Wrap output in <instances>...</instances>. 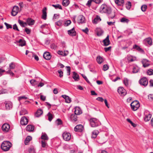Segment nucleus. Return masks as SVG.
<instances>
[{
	"mask_svg": "<svg viewBox=\"0 0 153 153\" xmlns=\"http://www.w3.org/2000/svg\"><path fill=\"white\" fill-rule=\"evenodd\" d=\"M100 12L102 13H106L109 19H113L115 16L114 11L112 10L111 8L105 4H103L101 6Z\"/></svg>",
	"mask_w": 153,
	"mask_h": 153,
	"instance_id": "obj_1",
	"label": "nucleus"
},
{
	"mask_svg": "<svg viewBox=\"0 0 153 153\" xmlns=\"http://www.w3.org/2000/svg\"><path fill=\"white\" fill-rule=\"evenodd\" d=\"M12 146V143L9 141H4L1 145V149L4 151L9 150Z\"/></svg>",
	"mask_w": 153,
	"mask_h": 153,
	"instance_id": "obj_2",
	"label": "nucleus"
},
{
	"mask_svg": "<svg viewBox=\"0 0 153 153\" xmlns=\"http://www.w3.org/2000/svg\"><path fill=\"white\" fill-rule=\"evenodd\" d=\"M130 105L132 110L134 111L137 110L140 106V104L137 100L133 101L131 103Z\"/></svg>",
	"mask_w": 153,
	"mask_h": 153,
	"instance_id": "obj_3",
	"label": "nucleus"
},
{
	"mask_svg": "<svg viewBox=\"0 0 153 153\" xmlns=\"http://www.w3.org/2000/svg\"><path fill=\"white\" fill-rule=\"evenodd\" d=\"M90 122L91 125L92 127H96L98 126V121L96 118H91Z\"/></svg>",
	"mask_w": 153,
	"mask_h": 153,
	"instance_id": "obj_4",
	"label": "nucleus"
},
{
	"mask_svg": "<svg viewBox=\"0 0 153 153\" xmlns=\"http://www.w3.org/2000/svg\"><path fill=\"white\" fill-rule=\"evenodd\" d=\"M139 82L141 85L145 86H146L148 84V81L146 77H144L140 79L139 80Z\"/></svg>",
	"mask_w": 153,
	"mask_h": 153,
	"instance_id": "obj_5",
	"label": "nucleus"
},
{
	"mask_svg": "<svg viewBox=\"0 0 153 153\" xmlns=\"http://www.w3.org/2000/svg\"><path fill=\"white\" fill-rule=\"evenodd\" d=\"M63 139L66 141H69L71 138V135L69 133L64 132L62 134Z\"/></svg>",
	"mask_w": 153,
	"mask_h": 153,
	"instance_id": "obj_6",
	"label": "nucleus"
},
{
	"mask_svg": "<svg viewBox=\"0 0 153 153\" xmlns=\"http://www.w3.org/2000/svg\"><path fill=\"white\" fill-rule=\"evenodd\" d=\"M1 128L3 131L8 132L10 128V125L7 123H4L2 125Z\"/></svg>",
	"mask_w": 153,
	"mask_h": 153,
	"instance_id": "obj_7",
	"label": "nucleus"
},
{
	"mask_svg": "<svg viewBox=\"0 0 153 153\" xmlns=\"http://www.w3.org/2000/svg\"><path fill=\"white\" fill-rule=\"evenodd\" d=\"M117 91L120 94L123 96L125 95L126 94V90L122 87L118 88Z\"/></svg>",
	"mask_w": 153,
	"mask_h": 153,
	"instance_id": "obj_8",
	"label": "nucleus"
},
{
	"mask_svg": "<svg viewBox=\"0 0 153 153\" xmlns=\"http://www.w3.org/2000/svg\"><path fill=\"white\" fill-rule=\"evenodd\" d=\"M19 7L18 6H15L13 8L12 12L11 15L13 16H16L18 13Z\"/></svg>",
	"mask_w": 153,
	"mask_h": 153,
	"instance_id": "obj_9",
	"label": "nucleus"
},
{
	"mask_svg": "<svg viewBox=\"0 0 153 153\" xmlns=\"http://www.w3.org/2000/svg\"><path fill=\"white\" fill-rule=\"evenodd\" d=\"M83 127L82 125H79L76 126L74 128V131H76L81 132L83 131Z\"/></svg>",
	"mask_w": 153,
	"mask_h": 153,
	"instance_id": "obj_10",
	"label": "nucleus"
},
{
	"mask_svg": "<svg viewBox=\"0 0 153 153\" xmlns=\"http://www.w3.org/2000/svg\"><path fill=\"white\" fill-rule=\"evenodd\" d=\"M28 123L27 119L25 116L22 117L21 119L20 123L22 125H26Z\"/></svg>",
	"mask_w": 153,
	"mask_h": 153,
	"instance_id": "obj_11",
	"label": "nucleus"
},
{
	"mask_svg": "<svg viewBox=\"0 0 153 153\" xmlns=\"http://www.w3.org/2000/svg\"><path fill=\"white\" fill-rule=\"evenodd\" d=\"M68 34L70 36H73L76 35V32L75 30L74 27H73L71 29L68 31Z\"/></svg>",
	"mask_w": 153,
	"mask_h": 153,
	"instance_id": "obj_12",
	"label": "nucleus"
},
{
	"mask_svg": "<svg viewBox=\"0 0 153 153\" xmlns=\"http://www.w3.org/2000/svg\"><path fill=\"white\" fill-rule=\"evenodd\" d=\"M102 42L104 44V45L105 46H108L110 44V41L109 40V35H108L106 38L103 40Z\"/></svg>",
	"mask_w": 153,
	"mask_h": 153,
	"instance_id": "obj_13",
	"label": "nucleus"
},
{
	"mask_svg": "<svg viewBox=\"0 0 153 153\" xmlns=\"http://www.w3.org/2000/svg\"><path fill=\"white\" fill-rule=\"evenodd\" d=\"M85 18L82 15H80L78 17V23H85Z\"/></svg>",
	"mask_w": 153,
	"mask_h": 153,
	"instance_id": "obj_14",
	"label": "nucleus"
},
{
	"mask_svg": "<svg viewBox=\"0 0 153 153\" xmlns=\"http://www.w3.org/2000/svg\"><path fill=\"white\" fill-rule=\"evenodd\" d=\"M43 56L44 58L47 60H50L51 57L50 53L48 52H45L44 53Z\"/></svg>",
	"mask_w": 153,
	"mask_h": 153,
	"instance_id": "obj_15",
	"label": "nucleus"
},
{
	"mask_svg": "<svg viewBox=\"0 0 153 153\" xmlns=\"http://www.w3.org/2000/svg\"><path fill=\"white\" fill-rule=\"evenodd\" d=\"M47 8L46 7H45L42 10V18L46 20L47 18V12H46Z\"/></svg>",
	"mask_w": 153,
	"mask_h": 153,
	"instance_id": "obj_16",
	"label": "nucleus"
},
{
	"mask_svg": "<svg viewBox=\"0 0 153 153\" xmlns=\"http://www.w3.org/2000/svg\"><path fill=\"white\" fill-rule=\"evenodd\" d=\"M77 116L74 114H71L70 117V119L71 121L73 122H75L77 120Z\"/></svg>",
	"mask_w": 153,
	"mask_h": 153,
	"instance_id": "obj_17",
	"label": "nucleus"
},
{
	"mask_svg": "<svg viewBox=\"0 0 153 153\" xmlns=\"http://www.w3.org/2000/svg\"><path fill=\"white\" fill-rule=\"evenodd\" d=\"M16 43H19L18 45L19 46H23L25 45V42L22 39H20L18 41H16L15 42Z\"/></svg>",
	"mask_w": 153,
	"mask_h": 153,
	"instance_id": "obj_18",
	"label": "nucleus"
},
{
	"mask_svg": "<svg viewBox=\"0 0 153 153\" xmlns=\"http://www.w3.org/2000/svg\"><path fill=\"white\" fill-rule=\"evenodd\" d=\"M74 114L77 115H79L82 113V111L81 109L78 107H76L75 108V111H74Z\"/></svg>",
	"mask_w": 153,
	"mask_h": 153,
	"instance_id": "obj_19",
	"label": "nucleus"
},
{
	"mask_svg": "<svg viewBox=\"0 0 153 153\" xmlns=\"http://www.w3.org/2000/svg\"><path fill=\"white\" fill-rule=\"evenodd\" d=\"M26 22L29 25H33L35 23V21L31 18H28L27 19Z\"/></svg>",
	"mask_w": 153,
	"mask_h": 153,
	"instance_id": "obj_20",
	"label": "nucleus"
},
{
	"mask_svg": "<svg viewBox=\"0 0 153 153\" xmlns=\"http://www.w3.org/2000/svg\"><path fill=\"white\" fill-rule=\"evenodd\" d=\"M96 60L97 63L99 64H101L104 61L103 58L100 56H97Z\"/></svg>",
	"mask_w": 153,
	"mask_h": 153,
	"instance_id": "obj_21",
	"label": "nucleus"
},
{
	"mask_svg": "<svg viewBox=\"0 0 153 153\" xmlns=\"http://www.w3.org/2000/svg\"><path fill=\"white\" fill-rule=\"evenodd\" d=\"M34 128V126L32 125H28L26 128V130L29 131H33Z\"/></svg>",
	"mask_w": 153,
	"mask_h": 153,
	"instance_id": "obj_22",
	"label": "nucleus"
},
{
	"mask_svg": "<svg viewBox=\"0 0 153 153\" xmlns=\"http://www.w3.org/2000/svg\"><path fill=\"white\" fill-rule=\"evenodd\" d=\"M133 48L134 49H136L138 51H139L141 53L144 52V51L142 50L139 46L137 45H133Z\"/></svg>",
	"mask_w": 153,
	"mask_h": 153,
	"instance_id": "obj_23",
	"label": "nucleus"
},
{
	"mask_svg": "<svg viewBox=\"0 0 153 153\" xmlns=\"http://www.w3.org/2000/svg\"><path fill=\"white\" fill-rule=\"evenodd\" d=\"M43 113L42 110L39 109H38L35 114V116L36 117H39Z\"/></svg>",
	"mask_w": 153,
	"mask_h": 153,
	"instance_id": "obj_24",
	"label": "nucleus"
},
{
	"mask_svg": "<svg viewBox=\"0 0 153 153\" xmlns=\"http://www.w3.org/2000/svg\"><path fill=\"white\" fill-rule=\"evenodd\" d=\"M142 62L143 65V66L145 68L147 67L149 65V64L148 63V60L146 59L143 60Z\"/></svg>",
	"mask_w": 153,
	"mask_h": 153,
	"instance_id": "obj_25",
	"label": "nucleus"
},
{
	"mask_svg": "<svg viewBox=\"0 0 153 153\" xmlns=\"http://www.w3.org/2000/svg\"><path fill=\"white\" fill-rule=\"evenodd\" d=\"M73 78L75 80V81H78L79 79V75L75 72H73Z\"/></svg>",
	"mask_w": 153,
	"mask_h": 153,
	"instance_id": "obj_26",
	"label": "nucleus"
},
{
	"mask_svg": "<svg viewBox=\"0 0 153 153\" xmlns=\"http://www.w3.org/2000/svg\"><path fill=\"white\" fill-rule=\"evenodd\" d=\"M98 133L99 132L97 130H95L94 131L92 132V138H96Z\"/></svg>",
	"mask_w": 153,
	"mask_h": 153,
	"instance_id": "obj_27",
	"label": "nucleus"
},
{
	"mask_svg": "<svg viewBox=\"0 0 153 153\" xmlns=\"http://www.w3.org/2000/svg\"><path fill=\"white\" fill-rule=\"evenodd\" d=\"M5 106L7 110H10L12 107V105L11 102H8L5 103Z\"/></svg>",
	"mask_w": 153,
	"mask_h": 153,
	"instance_id": "obj_28",
	"label": "nucleus"
},
{
	"mask_svg": "<svg viewBox=\"0 0 153 153\" xmlns=\"http://www.w3.org/2000/svg\"><path fill=\"white\" fill-rule=\"evenodd\" d=\"M41 138L45 140H48L49 138L47 135L45 133H42L41 136Z\"/></svg>",
	"mask_w": 153,
	"mask_h": 153,
	"instance_id": "obj_29",
	"label": "nucleus"
},
{
	"mask_svg": "<svg viewBox=\"0 0 153 153\" xmlns=\"http://www.w3.org/2000/svg\"><path fill=\"white\" fill-rule=\"evenodd\" d=\"M32 139V137L29 136H27L25 141V145H27L30 140Z\"/></svg>",
	"mask_w": 153,
	"mask_h": 153,
	"instance_id": "obj_30",
	"label": "nucleus"
},
{
	"mask_svg": "<svg viewBox=\"0 0 153 153\" xmlns=\"http://www.w3.org/2000/svg\"><path fill=\"white\" fill-rule=\"evenodd\" d=\"M101 20L100 17L99 16H97L94 19L93 22L95 24L97 23L98 22Z\"/></svg>",
	"mask_w": 153,
	"mask_h": 153,
	"instance_id": "obj_31",
	"label": "nucleus"
},
{
	"mask_svg": "<svg viewBox=\"0 0 153 153\" xmlns=\"http://www.w3.org/2000/svg\"><path fill=\"white\" fill-rule=\"evenodd\" d=\"M115 2L118 5L121 6L124 3V0H115Z\"/></svg>",
	"mask_w": 153,
	"mask_h": 153,
	"instance_id": "obj_32",
	"label": "nucleus"
},
{
	"mask_svg": "<svg viewBox=\"0 0 153 153\" xmlns=\"http://www.w3.org/2000/svg\"><path fill=\"white\" fill-rule=\"evenodd\" d=\"M151 116L152 115L150 114H149L148 115H146L144 118V120L146 122L149 121L150 119Z\"/></svg>",
	"mask_w": 153,
	"mask_h": 153,
	"instance_id": "obj_33",
	"label": "nucleus"
},
{
	"mask_svg": "<svg viewBox=\"0 0 153 153\" xmlns=\"http://www.w3.org/2000/svg\"><path fill=\"white\" fill-rule=\"evenodd\" d=\"M145 41L150 45H152V39L150 37L146 38L145 39Z\"/></svg>",
	"mask_w": 153,
	"mask_h": 153,
	"instance_id": "obj_34",
	"label": "nucleus"
},
{
	"mask_svg": "<svg viewBox=\"0 0 153 153\" xmlns=\"http://www.w3.org/2000/svg\"><path fill=\"white\" fill-rule=\"evenodd\" d=\"M69 0H63L62 4L64 6L66 7L69 5Z\"/></svg>",
	"mask_w": 153,
	"mask_h": 153,
	"instance_id": "obj_35",
	"label": "nucleus"
},
{
	"mask_svg": "<svg viewBox=\"0 0 153 153\" xmlns=\"http://www.w3.org/2000/svg\"><path fill=\"white\" fill-rule=\"evenodd\" d=\"M27 114V111L24 109H22L21 111L20 112V115H25V114Z\"/></svg>",
	"mask_w": 153,
	"mask_h": 153,
	"instance_id": "obj_36",
	"label": "nucleus"
},
{
	"mask_svg": "<svg viewBox=\"0 0 153 153\" xmlns=\"http://www.w3.org/2000/svg\"><path fill=\"white\" fill-rule=\"evenodd\" d=\"M52 6L55 8L56 9H59L60 10H62V6L61 5H60L59 4H56V5L55 4H52Z\"/></svg>",
	"mask_w": 153,
	"mask_h": 153,
	"instance_id": "obj_37",
	"label": "nucleus"
},
{
	"mask_svg": "<svg viewBox=\"0 0 153 153\" xmlns=\"http://www.w3.org/2000/svg\"><path fill=\"white\" fill-rule=\"evenodd\" d=\"M129 20L125 17L122 18L120 20V22L123 23H128L129 21Z\"/></svg>",
	"mask_w": 153,
	"mask_h": 153,
	"instance_id": "obj_38",
	"label": "nucleus"
},
{
	"mask_svg": "<svg viewBox=\"0 0 153 153\" xmlns=\"http://www.w3.org/2000/svg\"><path fill=\"white\" fill-rule=\"evenodd\" d=\"M47 115L48 116V120L51 122L53 118V115L50 113L49 112L47 114Z\"/></svg>",
	"mask_w": 153,
	"mask_h": 153,
	"instance_id": "obj_39",
	"label": "nucleus"
},
{
	"mask_svg": "<svg viewBox=\"0 0 153 153\" xmlns=\"http://www.w3.org/2000/svg\"><path fill=\"white\" fill-rule=\"evenodd\" d=\"M104 33L103 31L101 29H99L97 32V35L98 36H102Z\"/></svg>",
	"mask_w": 153,
	"mask_h": 153,
	"instance_id": "obj_40",
	"label": "nucleus"
},
{
	"mask_svg": "<svg viewBox=\"0 0 153 153\" xmlns=\"http://www.w3.org/2000/svg\"><path fill=\"white\" fill-rule=\"evenodd\" d=\"M18 22L20 25L22 27H25V25H26V23L24 22L23 21L20 19H19L18 20Z\"/></svg>",
	"mask_w": 153,
	"mask_h": 153,
	"instance_id": "obj_41",
	"label": "nucleus"
},
{
	"mask_svg": "<svg viewBox=\"0 0 153 153\" xmlns=\"http://www.w3.org/2000/svg\"><path fill=\"white\" fill-rule=\"evenodd\" d=\"M139 71V68L137 67H134L133 68L132 73L134 74L137 73Z\"/></svg>",
	"mask_w": 153,
	"mask_h": 153,
	"instance_id": "obj_42",
	"label": "nucleus"
},
{
	"mask_svg": "<svg viewBox=\"0 0 153 153\" xmlns=\"http://www.w3.org/2000/svg\"><path fill=\"white\" fill-rule=\"evenodd\" d=\"M29 153H36L35 150L33 147H30L28 149Z\"/></svg>",
	"mask_w": 153,
	"mask_h": 153,
	"instance_id": "obj_43",
	"label": "nucleus"
},
{
	"mask_svg": "<svg viewBox=\"0 0 153 153\" xmlns=\"http://www.w3.org/2000/svg\"><path fill=\"white\" fill-rule=\"evenodd\" d=\"M62 23L63 21L62 20H59L56 22L55 24L56 25L60 27L62 26Z\"/></svg>",
	"mask_w": 153,
	"mask_h": 153,
	"instance_id": "obj_44",
	"label": "nucleus"
},
{
	"mask_svg": "<svg viewBox=\"0 0 153 153\" xmlns=\"http://www.w3.org/2000/svg\"><path fill=\"white\" fill-rule=\"evenodd\" d=\"M56 123L57 125H61L62 124V120L60 119H57L56 121Z\"/></svg>",
	"mask_w": 153,
	"mask_h": 153,
	"instance_id": "obj_45",
	"label": "nucleus"
},
{
	"mask_svg": "<svg viewBox=\"0 0 153 153\" xmlns=\"http://www.w3.org/2000/svg\"><path fill=\"white\" fill-rule=\"evenodd\" d=\"M126 120L133 127H135L136 126V125L133 123L130 119L128 118Z\"/></svg>",
	"mask_w": 153,
	"mask_h": 153,
	"instance_id": "obj_46",
	"label": "nucleus"
},
{
	"mask_svg": "<svg viewBox=\"0 0 153 153\" xmlns=\"http://www.w3.org/2000/svg\"><path fill=\"white\" fill-rule=\"evenodd\" d=\"M131 7V3L130 1L128 2L126 4V7L127 9H129Z\"/></svg>",
	"mask_w": 153,
	"mask_h": 153,
	"instance_id": "obj_47",
	"label": "nucleus"
},
{
	"mask_svg": "<svg viewBox=\"0 0 153 153\" xmlns=\"http://www.w3.org/2000/svg\"><path fill=\"white\" fill-rule=\"evenodd\" d=\"M147 73L149 75H152L153 74V70L150 69L147 71Z\"/></svg>",
	"mask_w": 153,
	"mask_h": 153,
	"instance_id": "obj_48",
	"label": "nucleus"
},
{
	"mask_svg": "<svg viewBox=\"0 0 153 153\" xmlns=\"http://www.w3.org/2000/svg\"><path fill=\"white\" fill-rule=\"evenodd\" d=\"M147 8V6L146 5H142L141 7V9L143 12H145Z\"/></svg>",
	"mask_w": 153,
	"mask_h": 153,
	"instance_id": "obj_49",
	"label": "nucleus"
},
{
	"mask_svg": "<svg viewBox=\"0 0 153 153\" xmlns=\"http://www.w3.org/2000/svg\"><path fill=\"white\" fill-rule=\"evenodd\" d=\"M30 83L32 85L35 86L37 84V81L35 80L32 79L30 81Z\"/></svg>",
	"mask_w": 153,
	"mask_h": 153,
	"instance_id": "obj_50",
	"label": "nucleus"
},
{
	"mask_svg": "<svg viewBox=\"0 0 153 153\" xmlns=\"http://www.w3.org/2000/svg\"><path fill=\"white\" fill-rule=\"evenodd\" d=\"M25 31L27 33V34H30L31 33V30L28 29L27 27H25Z\"/></svg>",
	"mask_w": 153,
	"mask_h": 153,
	"instance_id": "obj_51",
	"label": "nucleus"
},
{
	"mask_svg": "<svg viewBox=\"0 0 153 153\" xmlns=\"http://www.w3.org/2000/svg\"><path fill=\"white\" fill-rule=\"evenodd\" d=\"M15 67V65L13 63H11L9 65V67L10 69H14Z\"/></svg>",
	"mask_w": 153,
	"mask_h": 153,
	"instance_id": "obj_52",
	"label": "nucleus"
},
{
	"mask_svg": "<svg viewBox=\"0 0 153 153\" xmlns=\"http://www.w3.org/2000/svg\"><path fill=\"white\" fill-rule=\"evenodd\" d=\"M92 2H93V0H89L87 2V3L86 4V5L88 7H90L91 3Z\"/></svg>",
	"mask_w": 153,
	"mask_h": 153,
	"instance_id": "obj_53",
	"label": "nucleus"
},
{
	"mask_svg": "<svg viewBox=\"0 0 153 153\" xmlns=\"http://www.w3.org/2000/svg\"><path fill=\"white\" fill-rule=\"evenodd\" d=\"M66 68H67V73L68 75H69L71 73V68L70 66H66Z\"/></svg>",
	"mask_w": 153,
	"mask_h": 153,
	"instance_id": "obj_54",
	"label": "nucleus"
},
{
	"mask_svg": "<svg viewBox=\"0 0 153 153\" xmlns=\"http://www.w3.org/2000/svg\"><path fill=\"white\" fill-rule=\"evenodd\" d=\"M4 24L6 25L7 28L8 29L9 28H12V27L11 25L9 24L6 22L4 23Z\"/></svg>",
	"mask_w": 153,
	"mask_h": 153,
	"instance_id": "obj_55",
	"label": "nucleus"
},
{
	"mask_svg": "<svg viewBox=\"0 0 153 153\" xmlns=\"http://www.w3.org/2000/svg\"><path fill=\"white\" fill-rule=\"evenodd\" d=\"M58 72L59 74V77H62L63 76V72L61 69L58 70Z\"/></svg>",
	"mask_w": 153,
	"mask_h": 153,
	"instance_id": "obj_56",
	"label": "nucleus"
},
{
	"mask_svg": "<svg viewBox=\"0 0 153 153\" xmlns=\"http://www.w3.org/2000/svg\"><path fill=\"white\" fill-rule=\"evenodd\" d=\"M109 67L107 65H104L103 67V70L104 71H106L108 69Z\"/></svg>",
	"mask_w": 153,
	"mask_h": 153,
	"instance_id": "obj_57",
	"label": "nucleus"
},
{
	"mask_svg": "<svg viewBox=\"0 0 153 153\" xmlns=\"http://www.w3.org/2000/svg\"><path fill=\"white\" fill-rule=\"evenodd\" d=\"M13 29L14 30H17L18 31H19V29L17 27V26L16 24H15L14 25H13Z\"/></svg>",
	"mask_w": 153,
	"mask_h": 153,
	"instance_id": "obj_58",
	"label": "nucleus"
},
{
	"mask_svg": "<svg viewBox=\"0 0 153 153\" xmlns=\"http://www.w3.org/2000/svg\"><path fill=\"white\" fill-rule=\"evenodd\" d=\"M65 101L66 102L69 103L71 102V98L68 96V97L65 99Z\"/></svg>",
	"mask_w": 153,
	"mask_h": 153,
	"instance_id": "obj_59",
	"label": "nucleus"
},
{
	"mask_svg": "<svg viewBox=\"0 0 153 153\" xmlns=\"http://www.w3.org/2000/svg\"><path fill=\"white\" fill-rule=\"evenodd\" d=\"M123 82L124 83L126 86H128V81L127 79H124L123 81Z\"/></svg>",
	"mask_w": 153,
	"mask_h": 153,
	"instance_id": "obj_60",
	"label": "nucleus"
},
{
	"mask_svg": "<svg viewBox=\"0 0 153 153\" xmlns=\"http://www.w3.org/2000/svg\"><path fill=\"white\" fill-rule=\"evenodd\" d=\"M57 53L58 54L61 55L62 56H64V51H59L57 52Z\"/></svg>",
	"mask_w": 153,
	"mask_h": 153,
	"instance_id": "obj_61",
	"label": "nucleus"
},
{
	"mask_svg": "<svg viewBox=\"0 0 153 153\" xmlns=\"http://www.w3.org/2000/svg\"><path fill=\"white\" fill-rule=\"evenodd\" d=\"M82 77L84 79H85L86 81V82H87L90 83V82H89V80H88V78H87L86 76L84 74H82Z\"/></svg>",
	"mask_w": 153,
	"mask_h": 153,
	"instance_id": "obj_62",
	"label": "nucleus"
},
{
	"mask_svg": "<svg viewBox=\"0 0 153 153\" xmlns=\"http://www.w3.org/2000/svg\"><path fill=\"white\" fill-rule=\"evenodd\" d=\"M6 90L5 89H2L0 90V94H5L6 92Z\"/></svg>",
	"mask_w": 153,
	"mask_h": 153,
	"instance_id": "obj_63",
	"label": "nucleus"
},
{
	"mask_svg": "<svg viewBox=\"0 0 153 153\" xmlns=\"http://www.w3.org/2000/svg\"><path fill=\"white\" fill-rule=\"evenodd\" d=\"M71 23V21L70 20H68L66 21L65 25L66 26H68Z\"/></svg>",
	"mask_w": 153,
	"mask_h": 153,
	"instance_id": "obj_64",
	"label": "nucleus"
}]
</instances>
